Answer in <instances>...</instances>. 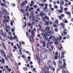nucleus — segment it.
Listing matches in <instances>:
<instances>
[{"label": "nucleus", "mask_w": 73, "mask_h": 73, "mask_svg": "<svg viewBox=\"0 0 73 73\" xmlns=\"http://www.w3.org/2000/svg\"><path fill=\"white\" fill-rule=\"evenodd\" d=\"M48 65H50L51 64V60H49L48 62Z\"/></svg>", "instance_id": "33"}, {"label": "nucleus", "mask_w": 73, "mask_h": 73, "mask_svg": "<svg viewBox=\"0 0 73 73\" xmlns=\"http://www.w3.org/2000/svg\"><path fill=\"white\" fill-rule=\"evenodd\" d=\"M13 40H15V39H16L17 42H18V40H19V39H18V38H17V37H13Z\"/></svg>", "instance_id": "15"}, {"label": "nucleus", "mask_w": 73, "mask_h": 73, "mask_svg": "<svg viewBox=\"0 0 73 73\" xmlns=\"http://www.w3.org/2000/svg\"><path fill=\"white\" fill-rule=\"evenodd\" d=\"M62 73H68V71H67V72H66L64 70H63L62 71Z\"/></svg>", "instance_id": "35"}, {"label": "nucleus", "mask_w": 73, "mask_h": 73, "mask_svg": "<svg viewBox=\"0 0 73 73\" xmlns=\"http://www.w3.org/2000/svg\"><path fill=\"white\" fill-rule=\"evenodd\" d=\"M17 48H18L19 49V52L21 54H22V52H21V51H22L23 50V48H21V47H20V46H19V45L18 44H17Z\"/></svg>", "instance_id": "2"}, {"label": "nucleus", "mask_w": 73, "mask_h": 73, "mask_svg": "<svg viewBox=\"0 0 73 73\" xmlns=\"http://www.w3.org/2000/svg\"><path fill=\"white\" fill-rule=\"evenodd\" d=\"M40 43H41L42 44H46V42L45 41H41V42H40Z\"/></svg>", "instance_id": "29"}, {"label": "nucleus", "mask_w": 73, "mask_h": 73, "mask_svg": "<svg viewBox=\"0 0 73 73\" xmlns=\"http://www.w3.org/2000/svg\"><path fill=\"white\" fill-rule=\"evenodd\" d=\"M53 27L54 28H57V25H53Z\"/></svg>", "instance_id": "49"}, {"label": "nucleus", "mask_w": 73, "mask_h": 73, "mask_svg": "<svg viewBox=\"0 0 73 73\" xmlns=\"http://www.w3.org/2000/svg\"><path fill=\"white\" fill-rule=\"evenodd\" d=\"M23 69L24 70H25V71H27V70H28V68H27V67H23Z\"/></svg>", "instance_id": "18"}, {"label": "nucleus", "mask_w": 73, "mask_h": 73, "mask_svg": "<svg viewBox=\"0 0 73 73\" xmlns=\"http://www.w3.org/2000/svg\"><path fill=\"white\" fill-rule=\"evenodd\" d=\"M57 11L58 13H62L63 12V11L62 10H57Z\"/></svg>", "instance_id": "16"}, {"label": "nucleus", "mask_w": 73, "mask_h": 73, "mask_svg": "<svg viewBox=\"0 0 73 73\" xmlns=\"http://www.w3.org/2000/svg\"><path fill=\"white\" fill-rule=\"evenodd\" d=\"M35 16H34L33 17H32V20H33V21H34L35 20Z\"/></svg>", "instance_id": "50"}, {"label": "nucleus", "mask_w": 73, "mask_h": 73, "mask_svg": "<svg viewBox=\"0 0 73 73\" xmlns=\"http://www.w3.org/2000/svg\"><path fill=\"white\" fill-rule=\"evenodd\" d=\"M2 46L4 48L5 50H6V46H5V43L4 42H3L2 43Z\"/></svg>", "instance_id": "5"}, {"label": "nucleus", "mask_w": 73, "mask_h": 73, "mask_svg": "<svg viewBox=\"0 0 73 73\" xmlns=\"http://www.w3.org/2000/svg\"><path fill=\"white\" fill-rule=\"evenodd\" d=\"M64 64V65H63V66H64V68L65 69H66V63L64 62L63 63Z\"/></svg>", "instance_id": "25"}, {"label": "nucleus", "mask_w": 73, "mask_h": 73, "mask_svg": "<svg viewBox=\"0 0 73 73\" xmlns=\"http://www.w3.org/2000/svg\"><path fill=\"white\" fill-rule=\"evenodd\" d=\"M60 25L61 27H65V25L64 23H61L60 24Z\"/></svg>", "instance_id": "36"}, {"label": "nucleus", "mask_w": 73, "mask_h": 73, "mask_svg": "<svg viewBox=\"0 0 73 73\" xmlns=\"http://www.w3.org/2000/svg\"><path fill=\"white\" fill-rule=\"evenodd\" d=\"M64 21H62V22L63 23H68V21L67 20H64Z\"/></svg>", "instance_id": "23"}, {"label": "nucleus", "mask_w": 73, "mask_h": 73, "mask_svg": "<svg viewBox=\"0 0 73 73\" xmlns=\"http://www.w3.org/2000/svg\"><path fill=\"white\" fill-rule=\"evenodd\" d=\"M54 30L56 32H58V29L56 28L54 29Z\"/></svg>", "instance_id": "42"}, {"label": "nucleus", "mask_w": 73, "mask_h": 73, "mask_svg": "<svg viewBox=\"0 0 73 73\" xmlns=\"http://www.w3.org/2000/svg\"><path fill=\"white\" fill-rule=\"evenodd\" d=\"M55 54L56 56H57L58 54V52H56L55 53Z\"/></svg>", "instance_id": "53"}, {"label": "nucleus", "mask_w": 73, "mask_h": 73, "mask_svg": "<svg viewBox=\"0 0 73 73\" xmlns=\"http://www.w3.org/2000/svg\"><path fill=\"white\" fill-rule=\"evenodd\" d=\"M11 6H12V7H15L16 6V5H15V4H11Z\"/></svg>", "instance_id": "54"}, {"label": "nucleus", "mask_w": 73, "mask_h": 73, "mask_svg": "<svg viewBox=\"0 0 73 73\" xmlns=\"http://www.w3.org/2000/svg\"><path fill=\"white\" fill-rule=\"evenodd\" d=\"M52 38L53 39V41H60V40H61L62 39L61 37H59V38H57V39L54 37H53Z\"/></svg>", "instance_id": "1"}, {"label": "nucleus", "mask_w": 73, "mask_h": 73, "mask_svg": "<svg viewBox=\"0 0 73 73\" xmlns=\"http://www.w3.org/2000/svg\"><path fill=\"white\" fill-rule=\"evenodd\" d=\"M51 10L52 11H53L54 10V9L53 8H51Z\"/></svg>", "instance_id": "61"}, {"label": "nucleus", "mask_w": 73, "mask_h": 73, "mask_svg": "<svg viewBox=\"0 0 73 73\" xmlns=\"http://www.w3.org/2000/svg\"><path fill=\"white\" fill-rule=\"evenodd\" d=\"M35 57H36V58L37 59V60H38V55H36Z\"/></svg>", "instance_id": "51"}, {"label": "nucleus", "mask_w": 73, "mask_h": 73, "mask_svg": "<svg viewBox=\"0 0 73 73\" xmlns=\"http://www.w3.org/2000/svg\"><path fill=\"white\" fill-rule=\"evenodd\" d=\"M44 73H49V71H44Z\"/></svg>", "instance_id": "64"}, {"label": "nucleus", "mask_w": 73, "mask_h": 73, "mask_svg": "<svg viewBox=\"0 0 73 73\" xmlns=\"http://www.w3.org/2000/svg\"><path fill=\"white\" fill-rule=\"evenodd\" d=\"M33 7L35 9H36V8H37V5H35L33 6Z\"/></svg>", "instance_id": "39"}, {"label": "nucleus", "mask_w": 73, "mask_h": 73, "mask_svg": "<svg viewBox=\"0 0 73 73\" xmlns=\"http://www.w3.org/2000/svg\"><path fill=\"white\" fill-rule=\"evenodd\" d=\"M31 35H32V37H35V33H34V31L33 30L31 31Z\"/></svg>", "instance_id": "12"}, {"label": "nucleus", "mask_w": 73, "mask_h": 73, "mask_svg": "<svg viewBox=\"0 0 73 73\" xmlns=\"http://www.w3.org/2000/svg\"><path fill=\"white\" fill-rule=\"evenodd\" d=\"M0 51L1 53V54H3L4 56H6V54H5V53L4 51L2 50H0Z\"/></svg>", "instance_id": "8"}, {"label": "nucleus", "mask_w": 73, "mask_h": 73, "mask_svg": "<svg viewBox=\"0 0 73 73\" xmlns=\"http://www.w3.org/2000/svg\"><path fill=\"white\" fill-rule=\"evenodd\" d=\"M2 11L3 12H4L5 13L7 11V10H6L5 9L2 8L1 9Z\"/></svg>", "instance_id": "21"}, {"label": "nucleus", "mask_w": 73, "mask_h": 73, "mask_svg": "<svg viewBox=\"0 0 73 73\" xmlns=\"http://www.w3.org/2000/svg\"><path fill=\"white\" fill-rule=\"evenodd\" d=\"M55 60H57L58 59V56H55L54 57Z\"/></svg>", "instance_id": "48"}, {"label": "nucleus", "mask_w": 73, "mask_h": 73, "mask_svg": "<svg viewBox=\"0 0 73 73\" xmlns=\"http://www.w3.org/2000/svg\"><path fill=\"white\" fill-rule=\"evenodd\" d=\"M48 33L49 32H46L45 34L42 33L40 34V35L42 36L43 37H46V36H49V35L48 34Z\"/></svg>", "instance_id": "3"}, {"label": "nucleus", "mask_w": 73, "mask_h": 73, "mask_svg": "<svg viewBox=\"0 0 73 73\" xmlns=\"http://www.w3.org/2000/svg\"><path fill=\"white\" fill-rule=\"evenodd\" d=\"M62 49V46H61L59 48V50H61Z\"/></svg>", "instance_id": "63"}, {"label": "nucleus", "mask_w": 73, "mask_h": 73, "mask_svg": "<svg viewBox=\"0 0 73 73\" xmlns=\"http://www.w3.org/2000/svg\"><path fill=\"white\" fill-rule=\"evenodd\" d=\"M64 4V2L61 1L60 3V6H63Z\"/></svg>", "instance_id": "13"}, {"label": "nucleus", "mask_w": 73, "mask_h": 73, "mask_svg": "<svg viewBox=\"0 0 73 73\" xmlns=\"http://www.w3.org/2000/svg\"><path fill=\"white\" fill-rule=\"evenodd\" d=\"M39 15L41 17H42L43 16H44V14L42 13H40Z\"/></svg>", "instance_id": "24"}, {"label": "nucleus", "mask_w": 73, "mask_h": 73, "mask_svg": "<svg viewBox=\"0 0 73 73\" xmlns=\"http://www.w3.org/2000/svg\"><path fill=\"white\" fill-rule=\"evenodd\" d=\"M59 66L60 67V68H62V69H64V67L62 66L61 65H60Z\"/></svg>", "instance_id": "56"}, {"label": "nucleus", "mask_w": 73, "mask_h": 73, "mask_svg": "<svg viewBox=\"0 0 73 73\" xmlns=\"http://www.w3.org/2000/svg\"><path fill=\"white\" fill-rule=\"evenodd\" d=\"M0 34L3 36H4V37H5V36L4 35V33H3V30L2 29H1L0 30Z\"/></svg>", "instance_id": "7"}, {"label": "nucleus", "mask_w": 73, "mask_h": 73, "mask_svg": "<svg viewBox=\"0 0 73 73\" xmlns=\"http://www.w3.org/2000/svg\"><path fill=\"white\" fill-rule=\"evenodd\" d=\"M54 43L55 44V45H58V44L59 42L58 41H57L56 42H54Z\"/></svg>", "instance_id": "31"}, {"label": "nucleus", "mask_w": 73, "mask_h": 73, "mask_svg": "<svg viewBox=\"0 0 73 73\" xmlns=\"http://www.w3.org/2000/svg\"><path fill=\"white\" fill-rule=\"evenodd\" d=\"M36 11L38 12H40V8L37 9H36Z\"/></svg>", "instance_id": "44"}, {"label": "nucleus", "mask_w": 73, "mask_h": 73, "mask_svg": "<svg viewBox=\"0 0 73 73\" xmlns=\"http://www.w3.org/2000/svg\"><path fill=\"white\" fill-rule=\"evenodd\" d=\"M51 69H52V72H54L55 71V68L54 67H53Z\"/></svg>", "instance_id": "43"}, {"label": "nucleus", "mask_w": 73, "mask_h": 73, "mask_svg": "<svg viewBox=\"0 0 73 73\" xmlns=\"http://www.w3.org/2000/svg\"><path fill=\"white\" fill-rule=\"evenodd\" d=\"M38 63L39 65H40V63L41 62V60L40 58L38 59Z\"/></svg>", "instance_id": "32"}, {"label": "nucleus", "mask_w": 73, "mask_h": 73, "mask_svg": "<svg viewBox=\"0 0 73 73\" xmlns=\"http://www.w3.org/2000/svg\"><path fill=\"white\" fill-rule=\"evenodd\" d=\"M58 18L59 19V20H62V19H63V18H62V17L60 16H58Z\"/></svg>", "instance_id": "27"}, {"label": "nucleus", "mask_w": 73, "mask_h": 73, "mask_svg": "<svg viewBox=\"0 0 73 73\" xmlns=\"http://www.w3.org/2000/svg\"><path fill=\"white\" fill-rule=\"evenodd\" d=\"M27 1H25L24 2H22V3L21 4V7H23L24 5H25V4H27Z\"/></svg>", "instance_id": "4"}, {"label": "nucleus", "mask_w": 73, "mask_h": 73, "mask_svg": "<svg viewBox=\"0 0 73 73\" xmlns=\"http://www.w3.org/2000/svg\"><path fill=\"white\" fill-rule=\"evenodd\" d=\"M24 27H23V26L22 27L23 28H25V27H26V26H27V24L26 23V22H24Z\"/></svg>", "instance_id": "30"}, {"label": "nucleus", "mask_w": 73, "mask_h": 73, "mask_svg": "<svg viewBox=\"0 0 73 73\" xmlns=\"http://www.w3.org/2000/svg\"><path fill=\"white\" fill-rule=\"evenodd\" d=\"M42 32L43 33H45V30H44L43 29H42Z\"/></svg>", "instance_id": "62"}, {"label": "nucleus", "mask_w": 73, "mask_h": 73, "mask_svg": "<svg viewBox=\"0 0 73 73\" xmlns=\"http://www.w3.org/2000/svg\"><path fill=\"white\" fill-rule=\"evenodd\" d=\"M48 8V7L47 6H45L44 7V11H46V9Z\"/></svg>", "instance_id": "47"}, {"label": "nucleus", "mask_w": 73, "mask_h": 73, "mask_svg": "<svg viewBox=\"0 0 73 73\" xmlns=\"http://www.w3.org/2000/svg\"><path fill=\"white\" fill-rule=\"evenodd\" d=\"M44 40V41L46 42L48 40V38H46V37H43Z\"/></svg>", "instance_id": "20"}, {"label": "nucleus", "mask_w": 73, "mask_h": 73, "mask_svg": "<svg viewBox=\"0 0 73 73\" xmlns=\"http://www.w3.org/2000/svg\"><path fill=\"white\" fill-rule=\"evenodd\" d=\"M45 29L46 31L49 32V30H50V28L49 27H47L45 28Z\"/></svg>", "instance_id": "10"}, {"label": "nucleus", "mask_w": 73, "mask_h": 73, "mask_svg": "<svg viewBox=\"0 0 73 73\" xmlns=\"http://www.w3.org/2000/svg\"><path fill=\"white\" fill-rule=\"evenodd\" d=\"M44 23H45L46 25L47 26H49V21H45Z\"/></svg>", "instance_id": "17"}, {"label": "nucleus", "mask_w": 73, "mask_h": 73, "mask_svg": "<svg viewBox=\"0 0 73 73\" xmlns=\"http://www.w3.org/2000/svg\"><path fill=\"white\" fill-rule=\"evenodd\" d=\"M54 8L55 9H58V6L56 5L54 6Z\"/></svg>", "instance_id": "34"}, {"label": "nucleus", "mask_w": 73, "mask_h": 73, "mask_svg": "<svg viewBox=\"0 0 73 73\" xmlns=\"http://www.w3.org/2000/svg\"><path fill=\"white\" fill-rule=\"evenodd\" d=\"M5 68L6 69V70H8L9 69V67L8 66H5Z\"/></svg>", "instance_id": "45"}, {"label": "nucleus", "mask_w": 73, "mask_h": 73, "mask_svg": "<svg viewBox=\"0 0 73 73\" xmlns=\"http://www.w3.org/2000/svg\"><path fill=\"white\" fill-rule=\"evenodd\" d=\"M51 48L52 50H53V48H54V46H53V45H51V46L50 47Z\"/></svg>", "instance_id": "46"}, {"label": "nucleus", "mask_w": 73, "mask_h": 73, "mask_svg": "<svg viewBox=\"0 0 73 73\" xmlns=\"http://www.w3.org/2000/svg\"><path fill=\"white\" fill-rule=\"evenodd\" d=\"M5 13L6 16H9V13L7 12V11Z\"/></svg>", "instance_id": "28"}, {"label": "nucleus", "mask_w": 73, "mask_h": 73, "mask_svg": "<svg viewBox=\"0 0 73 73\" xmlns=\"http://www.w3.org/2000/svg\"><path fill=\"white\" fill-rule=\"evenodd\" d=\"M0 13L1 15H4V13L3 12H2L1 11H0Z\"/></svg>", "instance_id": "57"}, {"label": "nucleus", "mask_w": 73, "mask_h": 73, "mask_svg": "<svg viewBox=\"0 0 73 73\" xmlns=\"http://www.w3.org/2000/svg\"><path fill=\"white\" fill-rule=\"evenodd\" d=\"M58 62L59 64H62V62H61V60L59 61Z\"/></svg>", "instance_id": "60"}, {"label": "nucleus", "mask_w": 73, "mask_h": 73, "mask_svg": "<svg viewBox=\"0 0 73 73\" xmlns=\"http://www.w3.org/2000/svg\"><path fill=\"white\" fill-rule=\"evenodd\" d=\"M63 63H65V62H66V60H65V59L63 58Z\"/></svg>", "instance_id": "55"}, {"label": "nucleus", "mask_w": 73, "mask_h": 73, "mask_svg": "<svg viewBox=\"0 0 73 73\" xmlns=\"http://www.w3.org/2000/svg\"><path fill=\"white\" fill-rule=\"evenodd\" d=\"M62 6H60V9L61 10H63V7H62Z\"/></svg>", "instance_id": "58"}, {"label": "nucleus", "mask_w": 73, "mask_h": 73, "mask_svg": "<svg viewBox=\"0 0 73 73\" xmlns=\"http://www.w3.org/2000/svg\"><path fill=\"white\" fill-rule=\"evenodd\" d=\"M30 41L31 42H34V39H33V37H30V38H29ZM32 40V41H31Z\"/></svg>", "instance_id": "6"}, {"label": "nucleus", "mask_w": 73, "mask_h": 73, "mask_svg": "<svg viewBox=\"0 0 73 73\" xmlns=\"http://www.w3.org/2000/svg\"><path fill=\"white\" fill-rule=\"evenodd\" d=\"M53 64L54 65V66H56V62H55V61H54L53 62Z\"/></svg>", "instance_id": "41"}, {"label": "nucleus", "mask_w": 73, "mask_h": 73, "mask_svg": "<svg viewBox=\"0 0 73 73\" xmlns=\"http://www.w3.org/2000/svg\"><path fill=\"white\" fill-rule=\"evenodd\" d=\"M38 26L39 27H40L39 29L40 30V31H41V28H42V27L40 26V25H39Z\"/></svg>", "instance_id": "59"}, {"label": "nucleus", "mask_w": 73, "mask_h": 73, "mask_svg": "<svg viewBox=\"0 0 73 73\" xmlns=\"http://www.w3.org/2000/svg\"><path fill=\"white\" fill-rule=\"evenodd\" d=\"M48 68L49 69H52V68H53V66H48Z\"/></svg>", "instance_id": "40"}, {"label": "nucleus", "mask_w": 73, "mask_h": 73, "mask_svg": "<svg viewBox=\"0 0 73 73\" xmlns=\"http://www.w3.org/2000/svg\"><path fill=\"white\" fill-rule=\"evenodd\" d=\"M7 57H8V58H9L10 60L11 61V62H13V60H12V58L11 56H9L8 55H7Z\"/></svg>", "instance_id": "9"}, {"label": "nucleus", "mask_w": 73, "mask_h": 73, "mask_svg": "<svg viewBox=\"0 0 73 73\" xmlns=\"http://www.w3.org/2000/svg\"><path fill=\"white\" fill-rule=\"evenodd\" d=\"M2 60V64H5V60L4 58H1Z\"/></svg>", "instance_id": "14"}, {"label": "nucleus", "mask_w": 73, "mask_h": 73, "mask_svg": "<svg viewBox=\"0 0 73 73\" xmlns=\"http://www.w3.org/2000/svg\"><path fill=\"white\" fill-rule=\"evenodd\" d=\"M5 56V58L6 60H7V61H8V58H7L6 56Z\"/></svg>", "instance_id": "38"}, {"label": "nucleus", "mask_w": 73, "mask_h": 73, "mask_svg": "<svg viewBox=\"0 0 73 73\" xmlns=\"http://www.w3.org/2000/svg\"><path fill=\"white\" fill-rule=\"evenodd\" d=\"M34 9L32 7H31L30 9H29V12H31L32 10H33Z\"/></svg>", "instance_id": "26"}, {"label": "nucleus", "mask_w": 73, "mask_h": 73, "mask_svg": "<svg viewBox=\"0 0 73 73\" xmlns=\"http://www.w3.org/2000/svg\"><path fill=\"white\" fill-rule=\"evenodd\" d=\"M70 13L69 14H68V15H69L68 17L70 19L71 18V15H70Z\"/></svg>", "instance_id": "52"}, {"label": "nucleus", "mask_w": 73, "mask_h": 73, "mask_svg": "<svg viewBox=\"0 0 73 73\" xmlns=\"http://www.w3.org/2000/svg\"><path fill=\"white\" fill-rule=\"evenodd\" d=\"M44 18H45V19L46 20H48L49 19V17H47V16H44Z\"/></svg>", "instance_id": "37"}, {"label": "nucleus", "mask_w": 73, "mask_h": 73, "mask_svg": "<svg viewBox=\"0 0 73 73\" xmlns=\"http://www.w3.org/2000/svg\"><path fill=\"white\" fill-rule=\"evenodd\" d=\"M65 35H67V33L65 32V31H64L63 33H62L61 34V35L62 36H65Z\"/></svg>", "instance_id": "11"}, {"label": "nucleus", "mask_w": 73, "mask_h": 73, "mask_svg": "<svg viewBox=\"0 0 73 73\" xmlns=\"http://www.w3.org/2000/svg\"><path fill=\"white\" fill-rule=\"evenodd\" d=\"M44 68H46V70H47V71H48V70H49V67H48H48H46L45 66H44Z\"/></svg>", "instance_id": "22"}, {"label": "nucleus", "mask_w": 73, "mask_h": 73, "mask_svg": "<svg viewBox=\"0 0 73 73\" xmlns=\"http://www.w3.org/2000/svg\"><path fill=\"white\" fill-rule=\"evenodd\" d=\"M64 13L66 15H69V14L70 13L69 12H68L66 11H64Z\"/></svg>", "instance_id": "19"}]
</instances>
